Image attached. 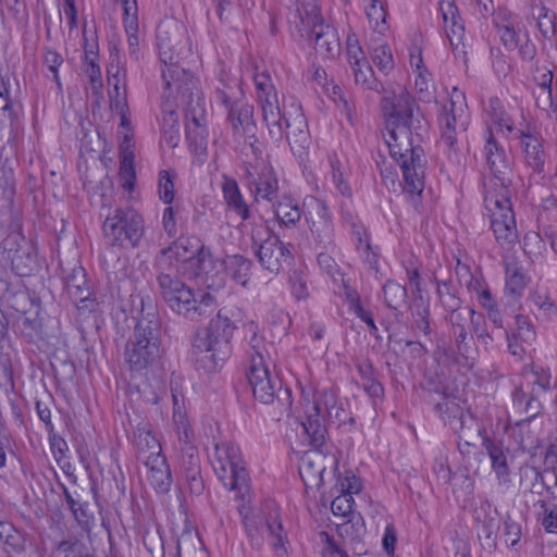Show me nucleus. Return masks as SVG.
<instances>
[{
    "instance_id": "nucleus-1",
    "label": "nucleus",
    "mask_w": 557,
    "mask_h": 557,
    "mask_svg": "<svg viewBox=\"0 0 557 557\" xmlns=\"http://www.w3.org/2000/svg\"><path fill=\"white\" fill-rule=\"evenodd\" d=\"M148 302L140 298L141 310L124 349V360L132 372L156 370L165 355L158 309L149 298Z\"/></svg>"
},
{
    "instance_id": "nucleus-2",
    "label": "nucleus",
    "mask_w": 557,
    "mask_h": 557,
    "mask_svg": "<svg viewBox=\"0 0 557 557\" xmlns=\"http://www.w3.org/2000/svg\"><path fill=\"white\" fill-rule=\"evenodd\" d=\"M414 108L416 101L407 90L382 98L385 129L392 139H423L429 135L428 121L419 110L414 113Z\"/></svg>"
},
{
    "instance_id": "nucleus-3",
    "label": "nucleus",
    "mask_w": 557,
    "mask_h": 557,
    "mask_svg": "<svg viewBox=\"0 0 557 557\" xmlns=\"http://www.w3.org/2000/svg\"><path fill=\"white\" fill-rule=\"evenodd\" d=\"M157 284L161 298L175 313L196 321L207 317L213 309L214 298L209 293H199V297L181 278L161 271L157 274Z\"/></svg>"
},
{
    "instance_id": "nucleus-4",
    "label": "nucleus",
    "mask_w": 557,
    "mask_h": 557,
    "mask_svg": "<svg viewBox=\"0 0 557 557\" xmlns=\"http://www.w3.org/2000/svg\"><path fill=\"white\" fill-rule=\"evenodd\" d=\"M157 40L160 60L165 69L162 70V78L166 89L181 87V85L190 86L197 82L194 74L181 66L180 62L183 55L188 52L185 32L177 25L157 30Z\"/></svg>"
},
{
    "instance_id": "nucleus-5",
    "label": "nucleus",
    "mask_w": 557,
    "mask_h": 557,
    "mask_svg": "<svg viewBox=\"0 0 557 557\" xmlns=\"http://www.w3.org/2000/svg\"><path fill=\"white\" fill-rule=\"evenodd\" d=\"M392 158L399 164L403 173V193L416 211H420V196L424 189L426 159L420 145L412 141H385Z\"/></svg>"
},
{
    "instance_id": "nucleus-6",
    "label": "nucleus",
    "mask_w": 557,
    "mask_h": 557,
    "mask_svg": "<svg viewBox=\"0 0 557 557\" xmlns=\"http://www.w3.org/2000/svg\"><path fill=\"white\" fill-rule=\"evenodd\" d=\"M234 330V323L220 310L210 320L205 336L195 341L194 348L202 354L197 361L206 371H215L230 358Z\"/></svg>"
},
{
    "instance_id": "nucleus-7",
    "label": "nucleus",
    "mask_w": 557,
    "mask_h": 557,
    "mask_svg": "<svg viewBox=\"0 0 557 557\" xmlns=\"http://www.w3.org/2000/svg\"><path fill=\"white\" fill-rule=\"evenodd\" d=\"M296 28L313 42L314 50L323 59H333L339 54L341 44L334 26L325 24L315 5H301L294 14Z\"/></svg>"
},
{
    "instance_id": "nucleus-8",
    "label": "nucleus",
    "mask_w": 557,
    "mask_h": 557,
    "mask_svg": "<svg viewBox=\"0 0 557 557\" xmlns=\"http://www.w3.org/2000/svg\"><path fill=\"white\" fill-rule=\"evenodd\" d=\"M214 94L216 102L227 110V121L234 131L233 136L255 138L253 109L244 102V91L239 81L236 78L220 79Z\"/></svg>"
},
{
    "instance_id": "nucleus-9",
    "label": "nucleus",
    "mask_w": 557,
    "mask_h": 557,
    "mask_svg": "<svg viewBox=\"0 0 557 557\" xmlns=\"http://www.w3.org/2000/svg\"><path fill=\"white\" fill-rule=\"evenodd\" d=\"M212 467L218 478L230 491L243 498L249 492L250 478L238 445L232 442L216 443Z\"/></svg>"
},
{
    "instance_id": "nucleus-10",
    "label": "nucleus",
    "mask_w": 557,
    "mask_h": 557,
    "mask_svg": "<svg viewBox=\"0 0 557 557\" xmlns=\"http://www.w3.org/2000/svg\"><path fill=\"white\" fill-rule=\"evenodd\" d=\"M102 232L111 247L136 248L145 233L144 219L133 208H116L107 215Z\"/></svg>"
},
{
    "instance_id": "nucleus-11",
    "label": "nucleus",
    "mask_w": 557,
    "mask_h": 557,
    "mask_svg": "<svg viewBox=\"0 0 557 557\" xmlns=\"http://www.w3.org/2000/svg\"><path fill=\"white\" fill-rule=\"evenodd\" d=\"M247 379L255 399L265 405H276L281 413L289 412L293 405L292 392L282 386L278 377L271 376L262 358L253 359L247 372Z\"/></svg>"
},
{
    "instance_id": "nucleus-12",
    "label": "nucleus",
    "mask_w": 557,
    "mask_h": 557,
    "mask_svg": "<svg viewBox=\"0 0 557 557\" xmlns=\"http://www.w3.org/2000/svg\"><path fill=\"white\" fill-rule=\"evenodd\" d=\"M484 203L490 212L491 228L497 243L502 246L515 243L518 239V232L509 189H486Z\"/></svg>"
},
{
    "instance_id": "nucleus-13",
    "label": "nucleus",
    "mask_w": 557,
    "mask_h": 557,
    "mask_svg": "<svg viewBox=\"0 0 557 557\" xmlns=\"http://www.w3.org/2000/svg\"><path fill=\"white\" fill-rule=\"evenodd\" d=\"M251 248L259 263L271 273L277 274L284 264H290L294 257L278 236L264 225L251 230Z\"/></svg>"
},
{
    "instance_id": "nucleus-14",
    "label": "nucleus",
    "mask_w": 557,
    "mask_h": 557,
    "mask_svg": "<svg viewBox=\"0 0 557 557\" xmlns=\"http://www.w3.org/2000/svg\"><path fill=\"white\" fill-rule=\"evenodd\" d=\"M181 94L185 108L186 139H206L210 136L208 126V113L203 94L198 87V82L181 85L176 88Z\"/></svg>"
},
{
    "instance_id": "nucleus-15",
    "label": "nucleus",
    "mask_w": 557,
    "mask_h": 557,
    "mask_svg": "<svg viewBox=\"0 0 557 557\" xmlns=\"http://www.w3.org/2000/svg\"><path fill=\"white\" fill-rule=\"evenodd\" d=\"M304 216L318 249L334 251L335 231L331 211L324 200L309 197L304 202Z\"/></svg>"
},
{
    "instance_id": "nucleus-16",
    "label": "nucleus",
    "mask_w": 557,
    "mask_h": 557,
    "mask_svg": "<svg viewBox=\"0 0 557 557\" xmlns=\"http://www.w3.org/2000/svg\"><path fill=\"white\" fill-rule=\"evenodd\" d=\"M486 139L497 137H511L512 139L531 138L529 126L523 127L522 123L517 124L513 120L512 110L507 108L497 97H491L484 108Z\"/></svg>"
},
{
    "instance_id": "nucleus-17",
    "label": "nucleus",
    "mask_w": 557,
    "mask_h": 557,
    "mask_svg": "<svg viewBox=\"0 0 557 557\" xmlns=\"http://www.w3.org/2000/svg\"><path fill=\"white\" fill-rule=\"evenodd\" d=\"M164 258L176 261H191L197 267V274L208 273L212 263V256L198 237L180 236L170 246L160 250L157 262L160 264Z\"/></svg>"
},
{
    "instance_id": "nucleus-18",
    "label": "nucleus",
    "mask_w": 557,
    "mask_h": 557,
    "mask_svg": "<svg viewBox=\"0 0 557 557\" xmlns=\"http://www.w3.org/2000/svg\"><path fill=\"white\" fill-rule=\"evenodd\" d=\"M20 331L28 343L52 344L59 335V321L36 311L33 314L24 312L21 318Z\"/></svg>"
},
{
    "instance_id": "nucleus-19",
    "label": "nucleus",
    "mask_w": 557,
    "mask_h": 557,
    "mask_svg": "<svg viewBox=\"0 0 557 557\" xmlns=\"http://www.w3.org/2000/svg\"><path fill=\"white\" fill-rule=\"evenodd\" d=\"M486 161L493 177L488 182L487 189L503 191L511 185V169L505 148L499 141H486Z\"/></svg>"
},
{
    "instance_id": "nucleus-20",
    "label": "nucleus",
    "mask_w": 557,
    "mask_h": 557,
    "mask_svg": "<svg viewBox=\"0 0 557 557\" xmlns=\"http://www.w3.org/2000/svg\"><path fill=\"white\" fill-rule=\"evenodd\" d=\"M505 273L504 310L506 313L515 314L520 309V298L527 287L528 277L523 267L515 258L505 261Z\"/></svg>"
},
{
    "instance_id": "nucleus-21",
    "label": "nucleus",
    "mask_w": 557,
    "mask_h": 557,
    "mask_svg": "<svg viewBox=\"0 0 557 557\" xmlns=\"http://www.w3.org/2000/svg\"><path fill=\"white\" fill-rule=\"evenodd\" d=\"M66 293L81 312H94L99 304L87 284L85 269L76 267L65 277Z\"/></svg>"
},
{
    "instance_id": "nucleus-22",
    "label": "nucleus",
    "mask_w": 557,
    "mask_h": 557,
    "mask_svg": "<svg viewBox=\"0 0 557 557\" xmlns=\"http://www.w3.org/2000/svg\"><path fill=\"white\" fill-rule=\"evenodd\" d=\"M18 240L25 242L24 237L17 234H11L2 240V247L8 251V258L11 260L12 270L18 276H29L37 269L36 256L28 252L20 246Z\"/></svg>"
},
{
    "instance_id": "nucleus-23",
    "label": "nucleus",
    "mask_w": 557,
    "mask_h": 557,
    "mask_svg": "<svg viewBox=\"0 0 557 557\" xmlns=\"http://www.w3.org/2000/svg\"><path fill=\"white\" fill-rule=\"evenodd\" d=\"M253 82L257 97L262 109L263 120L270 125L280 116L277 95L268 72L256 73Z\"/></svg>"
},
{
    "instance_id": "nucleus-24",
    "label": "nucleus",
    "mask_w": 557,
    "mask_h": 557,
    "mask_svg": "<svg viewBox=\"0 0 557 557\" xmlns=\"http://www.w3.org/2000/svg\"><path fill=\"white\" fill-rule=\"evenodd\" d=\"M246 182L256 196L267 200H272L276 197L278 190V182L270 165L263 164L259 170L258 166L246 169Z\"/></svg>"
},
{
    "instance_id": "nucleus-25",
    "label": "nucleus",
    "mask_w": 557,
    "mask_h": 557,
    "mask_svg": "<svg viewBox=\"0 0 557 557\" xmlns=\"http://www.w3.org/2000/svg\"><path fill=\"white\" fill-rule=\"evenodd\" d=\"M434 411L455 433L463 432L468 422H474L473 416L470 412H465L462 407L450 395L436 401L434 404Z\"/></svg>"
},
{
    "instance_id": "nucleus-26",
    "label": "nucleus",
    "mask_w": 557,
    "mask_h": 557,
    "mask_svg": "<svg viewBox=\"0 0 557 557\" xmlns=\"http://www.w3.org/2000/svg\"><path fill=\"white\" fill-rule=\"evenodd\" d=\"M434 411L455 433L463 432L468 422H474L473 416L470 412H465L462 407L450 395L436 401L434 404Z\"/></svg>"
},
{
    "instance_id": "nucleus-27",
    "label": "nucleus",
    "mask_w": 557,
    "mask_h": 557,
    "mask_svg": "<svg viewBox=\"0 0 557 557\" xmlns=\"http://www.w3.org/2000/svg\"><path fill=\"white\" fill-rule=\"evenodd\" d=\"M0 549L5 557H21L27 550V533L1 517Z\"/></svg>"
},
{
    "instance_id": "nucleus-28",
    "label": "nucleus",
    "mask_w": 557,
    "mask_h": 557,
    "mask_svg": "<svg viewBox=\"0 0 557 557\" xmlns=\"http://www.w3.org/2000/svg\"><path fill=\"white\" fill-rule=\"evenodd\" d=\"M148 468V481L150 485L160 494H166L172 485V473L165 456L158 453H151L146 461Z\"/></svg>"
},
{
    "instance_id": "nucleus-29",
    "label": "nucleus",
    "mask_w": 557,
    "mask_h": 557,
    "mask_svg": "<svg viewBox=\"0 0 557 557\" xmlns=\"http://www.w3.org/2000/svg\"><path fill=\"white\" fill-rule=\"evenodd\" d=\"M325 457L319 450L307 453L301 457L299 474L307 488H320L326 470Z\"/></svg>"
},
{
    "instance_id": "nucleus-30",
    "label": "nucleus",
    "mask_w": 557,
    "mask_h": 557,
    "mask_svg": "<svg viewBox=\"0 0 557 557\" xmlns=\"http://www.w3.org/2000/svg\"><path fill=\"white\" fill-rule=\"evenodd\" d=\"M304 432L308 438L309 445L319 450L325 443L326 426L321 408L318 404H313L306 412V420L301 422Z\"/></svg>"
},
{
    "instance_id": "nucleus-31",
    "label": "nucleus",
    "mask_w": 557,
    "mask_h": 557,
    "mask_svg": "<svg viewBox=\"0 0 557 557\" xmlns=\"http://www.w3.org/2000/svg\"><path fill=\"white\" fill-rule=\"evenodd\" d=\"M440 10L450 46L456 49L465 36V25L454 0H442Z\"/></svg>"
},
{
    "instance_id": "nucleus-32",
    "label": "nucleus",
    "mask_w": 557,
    "mask_h": 557,
    "mask_svg": "<svg viewBox=\"0 0 557 557\" xmlns=\"http://www.w3.org/2000/svg\"><path fill=\"white\" fill-rule=\"evenodd\" d=\"M482 445L491 459L492 469L495 471L497 478L504 482H507L510 474V469L504 451L503 443L498 440L483 436Z\"/></svg>"
},
{
    "instance_id": "nucleus-33",
    "label": "nucleus",
    "mask_w": 557,
    "mask_h": 557,
    "mask_svg": "<svg viewBox=\"0 0 557 557\" xmlns=\"http://www.w3.org/2000/svg\"><path fill=\"white\" fill-rule=\"evenodd\" d=\"M356 369L362 381V388L367 395L375 399H382L384 396V387L377 379V372L373 363L369 359H362L356 362Z\"/></svg>"
},
{
    "instance_id": "nucleus-34",
    "label": "nucleus",
    "mask_w": 557,
    "mask_h": 557,
    "mask_svg": "<svg viewBox=\"0 0 557 557\" xmlns=\"http://www.w3.org/2000/svg\"><path fill=\"white\" fill-rule=\"evenodd\" d=\"M261 528H265L269 536L272 539L271 546L277 557H283L287 554L286 544L287 535L284 532L283 524L280 518V515L277 512H274V515H270L264 520H260Z\"/></svg>"
},
{
    "instance_id": "nucleus-35",
    "label": "nucleus",
    "mask_w": 557,
    "mask_h": 557,
    "mask_svg": "<svg viewBox=\"0 0 557 557\" xmlns=\"http://www.w3.org/2000/svg\"><path fill=\"white\" fill-rule=\"evenodd\" d=\"M120 176L124 180V189L132 190L136 178L135 145L132 141H122L120 145Z\"/></svg>"
},
{
    "instance_id": "nucleus-36",
    "label": "nucleus",
    "mask_w": 557,
    "mask_h": 557,
    "mask_svg": "<svg viewBox=\"0 0 557 557\" xmlns=\"http://www.w3.org/2000/svg\"><path fill=\"white\" fill-rule=\"evenodd\" d=\"M454 107L455 102L450 101L449 109L444 106L438 116V125L443 139H456V137L462 135V132L467 128L466 121L457 122Z\"/></svg>"
},
{
    "instance_id": "nucleus-37",
    "label": "nucleus",
    "mask_w": 557,
    "mask_h": 557,
    "mask_svg": "<svg viewBox=\"0 0 557 557\" xmlns=\"http://www.w3.org/2000/svg\"><path fill=\"white\" fill-rule=\"evenodd\" d=\"M222 191L228 208L235 211L243 220H247L250 215L249 208L240 194L236 181L225 178L222 185Z\"/></svg>"
},
{
    "instance_id": "nucleus-38",
    "label": "nucleus",
    "mask_w": 557,
    "mask_h": 557,
    "mask_svg": "<svg viewBox=\"0 0 557 557\" xmlns=\"http://www.w3.org/2000/svg\"><path fill=\"white\" fill-rule=\"evenodd\" d=\"M225 269L232 278L242 286L250 280L252 261L242 255L227 256L224 260Z\"/></svg>"
},
{
    "instance_id": "nucleus-39",
    "label": "nucleus",
    "mask_w": 557,
    "mask_h": 557,
    "mask_svg": "<svg viewBox=\"0 0 557 557\" xmlns=\"http://www.w3.org/2000/svg\"><path fill=\"white\" fill-rule=\"evenodd\" d=\"M85 63L87 65L86 73L89 77L91 88L99 91L102 88L101 69L98 63V45L89 44L86 36L84 37Z\"/></svg>"
},
{
    "instance_id": "nucleus-40",
    "label": "nucleus",
    "mask_w": 557,
    "mask_h": 557,
    "mask_svg": "<svg viewBox=\"0 0 557 557\" xmlns=\"http://www.w3.org/2000/svg\"><path fill=\"white\" fill-rule=\"evenodd\" d=\"M411 317L416 327L425 336L432 334L430 325V302L422 295H416L413 301L409 306Z\"/></svg>"
},
{
    "instance_id": "nucleus-41",
    "label": "nucleus",
    "mask_w": 557,
    "mask_h": 557,
    "mask_svg": "<svg viewBox=\"0 0 557 557\" xmlns=\"http://www.w3.org/2000/svg\"><path fill=\"white\" fill-rule=\"evenodd\" d=\"M356 84L361 85L363 89L383 92L384 86L374 76V72L368 60H361V63L351 67Z\"/></svg>"
},
{
    "instance_id": "nucleus-42",
    "label": "nucleus",
    "mask_w": 557,
    "mask_h": 557,
    "mask_svg": "<svg viewBox=\"0 0 557 557\" xmlns=\"http://www.w3.org/2000/svg\"><path fill=\"white\" fill-rule=\"evenodd\" d=\"M337 532L341 537L351 543H359L366 533V525L360 515L350 517L347 521L337 524Z\"/></svg>"
},
{
    "instance_id": "nucleus-43",
    "label": "nucleus",
    "mask_w": 557,
    "mask_h": 557,
    "mask_svg": "<svg viewBox=\"0 0 557 557\" xmlns=\"http://www.w3.org/2000/svg\"><path fill=\"white\" fill-rule=\"evenodd\" d=\"M385 305L392 310H398L407 299V289L394 280H388L383 285Z\"/></svg>"
},
{
    "instance_id": "nucleus-44",
    "label": "nucleus",
    "mask_w": 557,
    "mask_h": 557,
    "mask_svg": "<svg viewBox=\"0 0 557 557\" xmlns=\"http://www.w3.org/2000/svg\"><path fill=\"white\" fill-rule=\"evenodd\" d=\"M320 270L325 273L334 284H344V273L335 259L326 251L321 250L317 256Z\"/></svg>"
},
{
    "instance_id": "nucleus-45",
    "label": "nucleus",
    "mask_w": 557,
    "mask_h": 557,
    "mask_svg": "<svg viewBox=\"0 0 557 557\" xmlns=\"http://www.w3.org/2000/svg\"><path fill=\"white\" fill-rule=\"evenodd\" d=\"M437 295L445 311L460 309L462 301L450 281H437Z\"/></svg>"
},
{
    "instance_id": "nucleus-46",
    "label": "nucleus",
    "mask_w": 557,
    "mask_h": 557,
    "mask_svg": "<svg viewBox=\"0 0 557 557\" xmlns=\"http://www.w3.org/2000/svg\"><path fill=\"white\" fill-rule=\"evenodd\" d=\"M272 124H277L278 131L281 132V137H284L285 139H290L293 137L304 135L308 127L307 122L302 115L296 116L292 123L285 117L281 119L280 115L276 117V122Z\"/></svg>"
},
{
    "instance_id": "nucleus-47",
    "label": "nucleus",
    "mask_w": 557,
    "mask_h": 557,
    "mask_svg": "<svg viewBox=\"0 0 557 557\" xmlns=\"http://www.w3.org/2000/svg\"><path fill=\"white\" fill-rule=\"evenodd\" d=\"M276 219L285 226L295 225L301 218V212L290 199L280 201L275 207Z\"/></svg>"
},
{
    "instance_id": "nucleus-48",
    "label": "nucleus",
    "mask_w": 557,
    "mask_h": 557,
    "mask_svg": "<svg viewBox=\"0 0 557 557\" xmlns=\"http://www.w3.org/2000/svg\"><path fill=\"white\" fill-rule=\"evenodd\" d=\"M537 27L542 36L547 39L557 35V14L548 8L541 5L537 9Z\"/></svg>"
},
{
    "instance_id": "nucleus-49",
    "label": "nucleus",
    "mask_w": 557,
    "mask_h": 557,
    "mask_svg": "<svg viewBox=\"0 0 557 557\" xmlns=\"http://www.w3.org/2000/svg\"><path fill=\"white\" fill-rule=\"evenodd\" d=\"M162 134L164 139H175L180 136L178 113L171 103L163 107Z\"/></svg>"
},
{
    "instance_id": "nucleus-50",
    "label": "nucleus",
    "mask_w": 557,
    "mask_h": 557,
    "mask_svg": "<svg viewBox=\"0 0 557 557\" xmlns=\"http://www.w3.org/2000/svg\"><path fill=\"white\" fill-rule=\"evenodd\" d=\"M525 161L535 172H542L545 163V152L541 141H525Z\"/></svg>"
},
{
    "instance_id": "nucleus-51",
    "label": "nucleus",
    "mask_w": 557,
    "mask_h": 557,
    "mask_svg": "<svg viewBox=\"0 0 557 557\" xmlns=\"http://www.w3.org/2000/svg\"><path fill=\"white\" fill-rule=\"evenodd\" d=\"M244 329L247 333L246 337L248 341V344L252 350L251 354V362L257 357H260L263 359L262 349H263V337L259 334L260 329L259 325L250 320L244 324Z\"/></svg>"
},
{
    "instance_id": "nucleus-52",
    "label": "nucleus",
    "mask_w": 557,
    "mask_h": 557,
    "mask_svg": "<svg viewBox=\"0 0 557 557\" xmlns=\"http://www.w3.org/2000/svg\"><path fill=\"white\" fill-rule=\"evenodd\" d=\"M372 62L384 74L389 73L394 69V60L389 47L380 45L374 47L371 51Z\"/></svg>"
},
{
    "instance_id": "nucleus-53",
    "label": "nucleus",
    "mask_w": 557,
    "mask_h": 557,
    "mask_svg": "<svg viewBox=\"0 0 557 557\" xmlns=\"http://www.w3.org/2000/svg\"><path fill=\"white\" fill-rule=\"evenodd\" d=\"M497 523L493 518H491L488 521H485L482 524L480 531L478 532V536L481 541L482 546L488 552H494L497 547Z\"/></svg>"
},
{
    "instance_id": "nucleus-54",
    "label": "nucleus",
    "mask_w": 557,
    "mask_h": 557,
    "mask_svg": "<svg viewBox=\"0 0 557 557\" xmlns=\"http://www.w3.org/2000/svg\"><path fill=\"white\" fill-rule=\"evenodd\" d=\"M182 469L183 472L200 470V457L197 448L189 442L185 441L182 446Z\"/></svg>"
},
{
    "instance_id": "nucleus-55",
    "label": "nucleus",
    "mask_w": 557,
    "mask_h": 557,
    "mask_svg": "<svg viewBox=\"0 0 557 557\" xmlns=\"http://www.w3.org/2000/svg\"><path fill=\"white\" fill-rule=\"evenodd\" d=\"M516 333L512 335L518 337L519 341L528 345H531L535 341L536 333L528 317L516 314Z\"/></svg>"
},
{
    "instance_id": "nucleus-56",
    "label": "nucleus",
    "mask_w": 557,
    "mask_h": 557,
    "mask_svg": "<svg viewBox=\"0 0 557 557\" xmlns=\"http://www.w3.org/2000/svg\"><path fill=\"white\" fill-rule=\"evenodd\" d=\"M355 500L351 496V492L347 491L346 493L335 497L331 504V509L333 515L341 517H352L356 516L352 506Z\"/></svg>"
},
{
    "instance_id": "nucleus-57",
    "label": "nucleus",
    "mask_w": 557,
    "mask_h": 557,
    "mask_svg": "<svg viewBox=\"0 0 557 557\" xmlns=\"http://www.w3.org/2000/svg\"><path fill=\"white\" fill-rule=\"evenodd\" d=\"M158 191L160 199L164 203L170 205L173 202L175 194L174 182L173 177L166 170H162L159 172Z\"/></svg>"
},
{
    "instance_id": "nucleus-58",
    "label": "nucleus",
    "mask_w": 557,
    "mask_h": 557,
    "mask_svg": "<svg viewBox=\"0 0 557 557\" xmlns=\"http://www.w3.org/2000/svg\"><path fill=\"white\" fill-rule=\"evenodd\" d=\"M18 298L27 299L26 293L21 289L15 290L8 280L0 278V300L9 304L16 311H20L15 304V300Z\"/></svg>"
},
{
    "instance_id": "nucleus-59",
    "label": "nucleus",
    "mask_w": 557,
    "mask_h": 557,
    "mask_svg": "<svg viewBox=\"0 0 557 557\" xmlns=\"http://www.w3.org/2000/svg\"><path fill=\"white\" fill-rule=\"evenodd\" d=\"M531 300L545 319L552 320L557 318V306L547 295L535 293L532 295Z\"/></svg>"
},
{
    "instance_id": "nucleus-60",
    "label": "nucleus",
    "mask_w": 557,
    "mask_h": 557,
    "mask_svg": "<svg viewBox=\"0 0 557 557\" xmlns=\"http://www.w3.org/2000/svg\"><path fill=\"white\" fill-rule=\"evenodd\" d=\"M447 314L445 315V320L449 324L450 329H455L458 326L468 325V319L474 315V309L470 307H462L456 310H447Z\"/></svg>"
},
{
    "instance_id": "nucleus-61",
    "label": "nucleus",
    "mask_w": 557,
    "mask_h": 557,
    "mask_svg": "<svg viewBox=\"0 0 557 557\" xmlns=\"http://www.w3.org/2000/svg\"><path fill=\"white\" fill-rule=\"evenodd\" d=\"M356 249L363 262H366L370 269L377 271L379 268V255L373 250L370 243V236L364 238L362 242L356 244Z\"/></svg>"
},
{
    "instance_id": "nucleus-62",
    "label": "nucleus",
    "mask_w": 557,
    "mask_h": 557,
    "mask_svg": "<svg viewBox=\"0 0 557 557\" xmlns=\"http://www.w3.org/2000/svg\"><path fill=\"white\" fill-rule=\"evenodd\" d=\"M450 337L455 342L458 354L466 357L469 352L471 342L468 333V325L450 329Z\"/></svg>"
},
{
    "instance_id": "nucleus-63",
    "label": "nucleus",
    "mask_w": 557,
    "mask_h": 557,
    "mask_svg": "<svg viewBox=\"0 0 557 557\" xmlns=\"http://www.w3.org/2000/svg\"><path fill=\"white\" fill-rule=\"evenodd\" d=\"M505 542L508 546L515 547L521 539V525L515 521L509 515L504 520V533Z\"/></svg>"
},
{
    "instance_id": "nucleus-64",
    "label": "nucleus",
    "mask_w": 557,
    "mask_h": 557,
    "mask_svg": "<svg viewBox=\"0 0 557 557\" xmlns=\"http://www.w3.org/2000/svg\"><path fill=\"white\" fill-rule=\"evenodd\" d=\"M496 26L505 48L508 50L517 49L520 42V37L513 26L511 24L499 25L498 23H496Z\"/></svg>"
}]
</instances>
